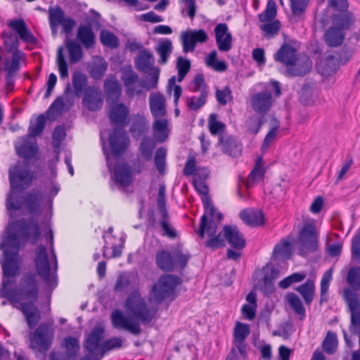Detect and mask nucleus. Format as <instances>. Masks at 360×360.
Masks as SVG:
<instances>
[{
  "label": "nucleus",
  "mask_w": 360,
  "mask_h": 360,
  "mask_svg": "<svg viewBox=\"0 0 360 360\" xmlns=\"http://www.w3.org/2000/svg\"><path fill=\"white\" fill-rule=\"evenodd\" d=\"M218 144L221 146L222 153L230 157L238 158L242 154L243 144L233 135H220Z\"/></svg>",
  "instance_id": "b1692460"
},
{
  "label": "nucleus",
  "mask_w": 360,
  "mask_h": 360,
  "mask_svg": "<svg viewBox=\"0 0 360 360\" xmlns=\"http://www.w3.org/2000/svg\"><path fill=\"white\" fill-rule=\"evenodd\" d=\"M65 355L69 359L76 360L79 352V344L77 338L69 336L64 339Z\"/></svg>",
  "instance_id": "8fccbe9b"
},
{
  "label": "nucleus",
  "mask_w": 360,
  "mask_h": 360,
  "mask_svg": "<svg viewBox=\"0 0 360 360\" xmlns=\"http://www.w3.org/2000/svg\"><path fill=\"white\" fill-rule=\"evenodd\" d=\"M331 25L323 34L325 43L329 47H338L342 44L345 39V31L349 30L354 23L352 13L341 11L330 17Z\"/></svg>",
  "instance_id": "1a4fd4ad"
},
{
  "label": "nucleus",
  "mask_w": 360,
  "mask_h": 360,
  "mask_svg": "<svg viewBox=\"0 0 360 360\" xmlns=\"http://www.w3.org/2000/svg\"><path fill=\"white\" fill-rule=\"evenodd\" d=\"M7 25L11 30H4L1 33V39L5 51L11 53L9 60L10 61H24L26 56L19 49L20 40L27 44L36 45L38 39L22 18L9 20Z\"/></svg>",
  "instance_id": "7ed1b4c3"
},
{
  "label": "nucleus",
  "mask_w": 360,
  "mask_h": 360,
  "mask_svg": "<svg viewBox=\"0 0 360 360\" xmlns=\"http://www.w3.org/2000/svg\"><path fill=\"white\" fill-rule=\"evenodd\" d=\"M181 283L179 276L172 274H162L155 283L148 293V300L155 304H160L172 296L176 287Z\"/></svg>",
  "instance_id": "9d476101"
},
{
  "label": "nucleus",
  "mask_w": 360,
  "mask_h": 360,
  "mask_svg": "<svg viewBox=\"0 0 360 360\" xmlns=\"http://www.w3.org/2000/svg\"><path fill=\"white\" fill-rule=\"evenodd\" d=\"M13 225L18 226L22 236L29 239L32 244H35L40 238L41 231L39 223L34 219H30L27 221L20 220L13 223Z\"/></svg>",
  "instance_id": "5701e85b"
},
{
  "label": "nucleus",
  "mask_w": 360,
  "mask_h": 360,
  "mask_svg": "<svg viewBox=\"0 0 360 360\" xmlns=\"http://www.w3.org/2000/svg\"><path fill=\"white\" fill-rule=\"evenodd\" d=\"M265 174V169L262 163V158H258L254 169L248 175V184H256L262 180Z\"/></svg>",
  "instance_id": "bf43d9fd"
},
{
  "label": "nucleus",
  "mask_w": 360,
  "mask_h": 360,
  "mask_svg": "<svg viewBox=\"0 0 360 360\" xmlns=\"http://www.w3.org/2000/svg\"><path fill=\"white\" fill-rule=\"evenodd\" d=\"M122 79L125 86V92L129 98H133L143 93L141 89H137L135 86V84L139 81V75L133 70L124 72Z\"/></svg>",
  "instance_id": "58836bf2"
},
{
  "label": "nucleus",
  "mask_w": 360,
  "mask_h": 360,
  "mask_svg": "<svg viewBox=\"0 0 360 360\" xmlns=\"http://www.w3.org/2000/svg\"><path fill=\"white\" fill-rule=\"evenodd\" d=\"M149 108L155 118H162L167 115V104L165 95L159 91L153 92L148 98Z\"/></svg>",
  "instance_id": "cd10ccee"
},
{
  "label": "nucleus",
  "mask_w": 360,
  "mask_h": 360,
  "mask_svg": "<svg viewBox=\"0 0 360 360\" xmlns=\"http://www.w3.org/2000/svg\"><path fill=\"white\" fill-rule=\"evenodd\" d=\"M19 239L15 233L7 234L0 245L4 254V259L1 261L3 280H13L18 275L21 259L18 255Z\"/></svg>",
  "instance_id": "423d86ee"
},
{
  "label": "nucleus",
  "mask_w": 360,
  "mask_h": 360,
  "mask_svg": "<svg viewBox=\"0 0 360 360\" xmlns=\"http://www.w3.org/2000/svg\"><path fill=\"white\" fill-rule=\"evenodd\" d=\"M34 263L37 274L43 278L46 283H51L50 262L49 261L46 248L41 244L39 245L35 249ZM52 281L56 285V279L53 278Z\"/></svg>",
  "instance_id": "f3484780"
},
{
  "label": "nucleus",
  "mask_w": 360,
  "mask_h": 360,
  "mask_svg": "<svg viewBox=\"0 0 360 360\" xmlns=\"http://www.w3.org/2000/svg\"><path fill=\"white\" fill-rule=\"evenodd\" d=\"M307 275L304 272H297L293 273L292 274L284 278L283 280H281L278 283V287L281 289H287L289 288L292 284L295 283H300L305 278Z\"/></svg>",
  "instance_id": "e2e57ef3"
},
{
  "label": "nucleus",
  "mask_w": 360,
  "mask_h": 360,
  "mask_svg": "<svg viewBox=\"0 0 360 360\" xmlns=\"http://www.w3.org/2000/svg\"><path fill=\"white\" fill-rule=\"evenodd\" d=\"M155 50L160 56L158 63L162 65H165L173 51L172 42L167 38L162 39L159 41Z\"/></svg>",
  "instance_id": "a19ab883"
},
{
  "label": "nucleus",
  "mask_w": 360,
  "mask_h": 360,
  "mask_svg": "<svg viewBox=\"0 0 360 360\" xmlns=\"http://www.w3.org/2000/svg\"><path fill=\"white\" fill-rule=\"evenodd\" d=\"M72 82L75 94L77 97L82 96L88 87V77L86 75L80 71L75 72L72 76Z\"/></svg>",
  "instance_id": "49530a36"
},
{
  "label": "nucleus",
  "mask_w": 360,
  "mask_h": 360,
  "mask_svg": "<svg viewBox=\"0 0 360 360\" xmlns=\"http://www.w3.org/2000/svg\"><path fill=\"white\" fill-rule=\"evenodd\" d=\"M129 108L124 103L109 105L108 115L113 128L124 129L129 123Z\"/></svg>",
  "instance_id": "dca6fc26"
},
{
  "label": "nucleus",
  "mask_w": 360,
  "mask_h": 360,
  "mask_svg": "<svg viewBox=\"0 0 360 360\" xmlns=\"http://www.w3.org/2000/svg\"><path fill=\"white\" fill-rule=\"evenodd\" d=\"M77 40L84 45L86 49L93 48L96 44V36L89 25H81L77 31Z\"/></svg>",
  "instance_id": "4c0bfd02"
},
{
  "label": "nucleus",
  "mask_w": 360,
  "mask_h": 360,
  "mask_svg": "<svg viewBox=\"0 0 360 360\" xmlns=\"http://www.w3.org/2000/svg\"><path fill=\"white\" fill-rule=\"evenodd\" d=\"M297 58V49L290 43H284L274 54V60L283 66L289 68L296 62Z\"/></svg>",
  "instance_id": "bb28decb"
},
{
  "label": "nucleus",
  "mask_w": 360,
  "mask_h": 360,
  "mask_svg": "<svg viewBox=\"0 0 360 360\" xmlns=\"http://www.w3.org/2000/svg\"><path fill=\"white\" fill-rule=\"evenodd\" d=\"M82 103L90 111L100 110L103 103L101 91L94 86H88L85 91Z\"/></svg>",
  "instance_id": "c756f323"
},
{
  "label": "nucleus",
  "mask_w": 360,
  "mask_h": 360,
  "mask_svg": "<svg viewBox=\"0 0 360 360\" xmlns=\"http://www.w3.org/2000/svg\"><path fill=\"white\" fill-rule=\"evenodd\" d=\"M193 186L195 190L203 196L202 202L204 208V214L200 217L199 229L196 231L200 238H205V231H207L209 235L214 234L217 230V224L214 220L221 221L223 214L217 212L214 207L209 193V187L205 179L200 176H195L193 178Z\"/></svg>",
  "instance_id": "20e7f679"
},
{
  "label": "nucleus",
  "mask_w": 360,
  "mask_h": 360,
  "mask_svg": "<svg viewBox=\"0 0 360 360\" xmlns=\"http://www.w3.org/2000/svg\"><path fill=\"white\" fill-rule=\"evenodd\" d=\"M157 205L161 216L160 226L163 231L162 235L172 239L175 238L177 236V233L170 224V217L166 207L165 187L164 185L160 186Z\"/></svg>",
  "instance_id": "2eb2a0df"
},
{
  "label": "nucleus",
  "mask_w": 360,
  "mask_h": 360,
  "mask_svg": "<svg viewBox=\"0 0 360 360\" xmlns=\"http://www.w3.org/2000/svg\"><path fill=\"white\" fill-rule=\"evenodd\" d=\"M103 89L108 103H117L122 96V87L115 77H108L103 84Z\"/></svg>",
  "instance_id": "473e14b6"
},
{
  "label": "nucleus",
  "mask_w": 360,
  "mask_h": 360,
  "mask_svg": "<svg viewBox=\"0 0 360 360\" xmlns=\"http://www.w3.org/2000/svg\"><path fill=\"white\" fill-rule=\"evenodd\" d=\"M15 279L2 280L0 297L8 300L14 307L20 302H37L39 284L35 273H24L20 279L18 288L15 287Z\"/></svg>",
  "instance_id": "f03ea898"
},
{
  "label": "nucleus",
  "mask_w": 360,
  "mask_h": 360,
  "mask_svg": "<svg viewBox=\"0 0 360 360\" xmlns=\"http://www.w3.org/2000/svg\"><path fill=\"white\" fill-rule=\"evenodd\" d=\"M312 62L308 57L297 58L296 62L286 69V75L289 77H303L311 69Z\"/></svg>",
  "instance_id": "e433bc0d"
},
{
  "label": "nucleus",
  "mask_w": 360,
  "mask_h": 360,
  "mask_svg": "<svg viewBox=\"0 0 360 360\" xmlns=\"http://www.w3.org/2000/svg\"><path fill=\"white\" fill-rule=\"evenodd\" d=\"M248 346L233 345L226 360H247Z\"/></svg>",
  "instance_id": "13d9d810"
},
{
  "label": "nucleus",
  "mask_w": 360,
  "mask_h": 360,
  "mask_svg": "<svg viewBox=\"0 0 360 360\" xmlns=\"http://www.w3.org/2000/svg\"><path fill=\"white\" fill-rule=\"evenodd\" d=\"M223 232L224 238L234 249L241 250L245 246V240L236 226H225Z\"/></svg>",
  "instance_id": "f704fd0d"
},
{
  "label": "nucleus",
  "mask_w": 360,
  "mask_h": 360,
  "mask_svg": "<svg viewBox=\"0 0 360 360\" xmlns=\"http://www.w3.org/2000/svg\"><path fill=\"white\" fill-rule=\"evenodd\" d=\"M240 217L250 226H258L264 224V215L261 211L245 209L240 212Z\"/></svg>",
  "instance_id": "79ce46f5"
},
{
  "label": "nucleus",
  "mask_w": 360,
  "mask_h": 360,
  "mask_svg": "<svg viewBox=\"0 0 360 360\" xmlns=\"http://www.w3.org/2000/svg\"><path fill=\"white\" fill-rule=\"evenodd\" d=\"M136 68L140 71L148 73L150 79L145 82L143 86L147 90L158 87L160 70L154 67L155 58L152 53L144 49L139 51L135 60Z\"/></svg>",
  "instance_id": "f8f14e48"
},
{
  "label": "nucleus",
  "mask_w": 360,
  "mask_h": 360,
  "mask_svg": "<svg viewBox=\"0 0 360 360\" xmlns=\"http://www.w3.org/2000/svg\"><path fill=\"white\" fill-rule=\"evenodd\" d=\"M273 101L271 92L264 90L251 96L250 105L256 113L264 117V115L272 107Z\"/></svg>",
  "instance_id": "aec40b11"
},
{
  "label": "nucleus",
  "mask_w": 360,
  "mask_h": 360,
  "mask_svg": "<svg viewBox=\"0 0 360 360\" xmlns=\"http://www.w3.org/2000/svg\"><path fill=\"white\" fill-rule=\"evenodd\" d=\"M155 148V141L150 137L144 136L140 144L141 156L146 160H151Z\"/></svg>",
  "instance_id": "864d4df0"
},
{
  "label": "nucleus",
  "mask_w": 360,
  "mask_h": 360,
  "mask_svg": "<svg viewBox=\"0 0 360 360\" xmlns=\"http://www.w3.org/2000/svg\"><path fill=\"white\" fill-rule=\"evenodd\" d=\"M37 179L36 172L20 161L11 165L8 169L10 187L18 188L20 191L31 187Z\"/></svg>",
  "instance_id": "9b49d317"
},
{
  "label": "nucleus",
  "mask_w": 360,
  "mask_h": 360,
  "mask_svg": "<svg viewBox=\"0 0 360 360\" xmlns=\"http://www.w3.org/2000/svg\"><path fill=\"white\" fill-rule=\"evenodd\" d=\"M65 46L69 54L70 61L72 64L79 62L83 56L84 52L82 46L72 39H65Z\"/></svg>",
  "instance_id": "a18cd8bd"
},
{
  "label": "nucleus",
  "mask_w": 360,
  "mask_h": 360,
  "mask_svg": "<svg viewBox=\"0 0 360 360\" xmlns=\"http://www.w3.org/2000/svg\"><path fill=\"white\" fill-rule=\"evenodd\" d=\"M14 146L17 155L26 160H32L38 153L36 140L27 135L20 137Z\"/></svg>",
  "instance_id": "412c9836"
},
{
  "label": "nucleus",
  "mask_w": 360,
  "mask_h": 360,
  "mask_svg": "<svg viewBox=\"0 0 360 360\" xmlns=\"http://www.w3.org/2000/svg\"><path fill=\"white\" fill-rule=\"evenodd\" d=\"M287 302L295 314L300 316V319L303 320L306 316V311L300 298L296 294L291 292L287 296Z\"/></svg>",
  "instance_id": "3c124183"
},
{
  "label": "nucleus",
  "mask_w": 360,
  "mask_h": 360,
  "mask_svg": "<svg viewBox=\"0 0 360 360\" xmlns=\"http://www.w3.org/2000/svg\"><path fill=\"white\" fill-rule=\"evenodd\" d=\"M103 334V328L93 329L87 336L84 345L89 354L80 360H100L105 352L123 347V340L120 337H113L104 341L101 345Z\"/></svg>",
  "instance_id": "0eeeda50"
},
{
  "label": "nucleus",
  "mask_w": 360,
  "mask_h": 360,
  "mask_svg": "<svg viewBox=\"0 0 360 360\" xmlns=\"http://www.w3.org/2000/svg\"><path fill=\"white\" fill-rule=\"evenodd\" d=\"M217 225L220 223L217 220H214ZM217 231V229L216 230ZM207 233L210 238L205 243V245L206 248H210L212 250H216L219 248H223L226 245L225 240L224 238V232L221 231L219 234L216 235L217 231H215L214 234L209 235L207 231H205V233Z\"/></svg>",
  "instance_id": "603ef678"
},
{
  "label": "nucleus",
  "mask_w": 360,
  "mask_h": 360,
  "mask_svg": "<svg viewBox=\"0 0 360 360\" xmlns=\"http://www.w3.org/2000/svg\"><path fill=\"white\" fill-rule=\"evenodd\" d=\"M19 191L18 188L10 187L6 194L5 205L9 215L11 217L14 212L21 210L23 205L29 214H40L43 210L44 192L39 188H33L22 197Z\"/></svg>",
  "instance_id": "39448f33"
},
{
  "label": "nucleus",
  "mask_w": 360,
  "mask_h": 360,
  "mask_svg": "<svg viewBox=\"0 0 360 360\" xmlns=\"http://www.w3.org/2000/svg\"><path fill=\"white\" fill-rule=\"evenodd\" d=\"M342 296L351 314L352 325L360 328V300L356 294L348 288L343 290Z\"/></svg>",
  "instance_id": "393cba45"
},
{
  "label": "nucleus",
  "mask_w": 360,
  "mask_h": 360,
  "mask_svg": "<svg viewBox=\"0 0 360 360\" xmlns=\"http://www.w3.org/2000/svg\"><path fill=\"white\" fill-rule=\"evenodd\" d=\"M351 57V52L343 49L340 53H335V55H328L324 58L316 63L318 72L323 77H328L336 72L340 63L344 60L347 61Z\"/></svg>",
  "instance_id": "ddd939ff"
},
{
  "label": "nucleus",
  "mask_w": 360,
  "mask_h": 360,
  "mask_svg": "<svg viewBox=\"0 0 360 360\" xmlns=\"http://www.w3.org/2000/svg\"><path fill=\"white\" fill-rule=\"evenodd\" d=\"M56 62L60 78H67L68 77V66L63 55V46H60L58 49Z\"/></svg>",
  "instance_id": "0e129e2a"
},
{
  "label": "nucleus",
  "mask_w": 360,
  "mask_h": 360,
  "mask_svg": "<svg viewBox=\"0 0 360 360\" xmlns=\"http://www.w3.org/2000/svg\"><path fill=\"white\" fill-rule=\"evenodd\" d=\"M207 96L208 95L205 94H200L198 96H187L186 97V106L191 110L197 111L207 103Z\"/></svg>",
  "instance_id": "6e6d98bb"
},
{
  "label": "nucleus",
  "mask_w": 360,
  "mask_h": 360,
  "mask_svg": "<svg viewBox=\"0 0 360 360\" xmlns=\"http://www.w3.org/2000/svg\"><path fill=\"white\" fill-rule=\"evenodd\" d=\"M149 129V122L145 115L139 113L133 115L129 132L134 138L139 139L146 135Z\"/></svg>",
  "instance_id": "2f4dec72"
},
{
  "label": "nucleus",
  "mask_w": 360,
  "mask_h": 360,
  "mask_svg": "<svg viewBox=\"0 0 360 360\" xmlns=\"http://www.w3.org/2000/svg\"><path fill=\"white\" fill-rule=\"evenodd\" d=\"M46 126V117L44 115L41 114L35 119H31L28 127L27 136L34 138L40 136Z\"/></svg>",
  "instance_id": "09e8293b"
},
{
  "label": "nucleus",
  "mask_w": 360,
  "mask_h": 360,
  "mask_svg": "<svg viewBox=\"0 0 360 360\" xmlns=\"http://www.w3.org/2000/svg\"><path fill=\"white\" fill-rule=\"evenodd\" d=\"M125 308L134 316L136 321L116 309L111 314L112 326L117 329L125 330L134 335L142 333L140 323L148 326L157 319L158 308L150 307L142 297L139 290L132 291L125 301Z\"/></svg>",
  "instance_id": "f257e3e1"
},
{
  "label": "nucleus",
  "mask_w": 360,
  "mask_h": 360,
  "mask_svg": "<svg viewBox=\"0 0 360 360\" xmlns=\"http://www.w3.org/2000/svg\"><path fill=\"white\" fill-rule=\"evenodd\" d=\"M49 25H56L62 26V32L70 34L76 25V21L70 17H65L63 9L57 6L49 8Z\"/></svg>",
  "instance_id": "6ab92c4d"
},
{
  "label": "nucleus",
  "mask_w": 360,
  "mask_h": 360,
  "mask_svg": "<svg viewBox=\"0 0 360 360\" xmlns=\"http://www.w3.org/2000/svg\"><path fill=\"white\" fill-rule=\"evenodd\" d=\"M19 306L15 307L19 309L25 316L27 323L30 328H33L40 320V313L35 303L20 302Z\"/></svg>",
  "instance_id": "72a5a7b5"
},
{
  "label": "nucleus",
  "mask_w": 360,
  "mask_h": 360,
  "mask_svg": "<svg viewBox=\"0 0 360 360\" xmlns=\"http://www.w3.org/2000/svg\"><path fill=\"white\" fill-rule=\"evenodd\" d=\"M276 15V6L274 1H269L264 12L259 14L258 18L260 22L271 21Z\"/></svg>",
  "instance_id": "338daca9"
},
{
  "label": "nucleus",
  "mask_w": 360,
  "mask_h": 360,
  "mask_svg": "<svg viewBox=\"0 0 360 360\" xmlns=\"http://www.w3.org/2000/svg\"><path fill=\"white\" fill-rule=\"evenodd\" d=\"M108 68V63L101 56L94 58L89 67L90 76L94 79H101L105 74Z\"/></svg>",
  "instance_id": "37998d69"
},
{
  "label": "nucleus",
  "mask_w": 360,
  "mask_h": 360,
  "mask_svg": "<svg viewBox=\"0 0 360 360\" xmlns=\"http://www.w3.org/2000/svg\"><path fill=\"white\" fill-rule=\"evenodd\" d=\"M191 257L188 250H184L182 245L178 244L170 250L159 249L155 254V264L162 271L172 272L175 269L183 270Z\"/></svg>",
  "instance_id": "6e6552de"
},
{
  "label": "nucleus",
  "mask_w": 360,
  "mask_h": 360,
  "mask_svg": "<svg viewBox=\"0 0 360 360\" xmlns=\"http://www.w3.org/2000/svg\"><path fill=\"white\" fill-rule=\"evenodd\" d=\"M332 280V269L326 271L321 281V290H320V304L327 302L328 300V291L329 289L330 282Z\"/></svg>",
  "instance_id": "5fc2aeb1"
},
{
  "label": "nucleus",
  "mask_w": 360,
  "mask_h": 360,
  "mask_svg": "<svg viewBox=\"0 0 360 360\" xmlns=\"http://www.w3.org/2000/svg\"><path fill=\"white\" fill-rule=\"evenodd\" d=\"M250 333V328L248 323L237 321L233 328V345L248 346L245 340Z\"/></svg>",
  "instance_id": "ea45409f"
},
{
  "label": "nucleus",
  "mask_w": 360,
  "mask_h": 360,
  "mask_svg": "<svg viewBox=\"0 0 360 360\" xmlns=\"http://www.w3.org/2000/svg\"><path fill=\"white\" fill-rule=\"evenodd\" d=\"M319 233L315 224L307 223L304 224L299 234L300 242V254L304 256L308 252H315L318 248Z\"/></svg>",
  "instance_id": "4468645a"
},
{
  "label": "nucleus",
  "mask_w": 360,
  "mask_h": 360,
  "mask_svg": "<svg viewBox=\"0 0 360 360\" xmlns=\"http://www.w3.org/2000/svg\"><path fill=\"white\" fill-rule=\"evenodd\" d=\"M272 128L266 134L263 141L262 145V150L263 151L266 150L269 148L271 142H272L275 139L278 134V128L280 127L279 121L277 119L274 118L272 120Z\"/></svg>",
  "instance_id": "680f3d73"
},
{
  "label": "nucleus",
  "mask_w": 360,
  "mask_h": 360,
  "mask_svg": "<svg viewBox=\"0 0 360 360\" xmlns=\"http://www.w3.org/2000/svg\"><path fill=\"white\" fill-rule=\"evenodd\" d=\"M176 69L178 70L177 80L179 82H181L191 69L190 60L183 58L182 56L178 57L176 61Z\"/></svg>",
  "instance_id": "69168bd1"
},
{
  "label": "nucleus",
  "mask_w": 360,
  "mask_h": 360,
  "mask_svg": "<svg viewBox=\"0 0 360 360\" xmlns=\"http://www.w3.org/2000/svg\"><path fill=\"white\" fill-rule=\"evenodd\" d=\"M168 121L166 119L157 118L155 120L153 125V135L158 142H164L169 136V129L167 128Z\"/></svg>",
  "instance_id": "c03bdc74"
},
{
  "label": "nucleus",
  "mask_w": 360,
  "mask_h": 360,
  "mask_svg": "<svg viewBox=\"0 0 360 360\" xmlns=\"http://www.w3.org/2000/svg\"><path fill=\"white\" fill-rule=\"evenodd\" d=\"M214 34L218 49L220 51L227 52L232 47V36L229 32V27L226 23H219L214 27Z\"/></svg>",
  "instance_id": "7c9ffc66"
},
{
  "label": "nucleus",
  "mask_w": 360,
  "mask_h": 360,
  "mask_svg": "<svg viewBox=\"0 0 360 360\" xmlns=\"http://www.w3.org/2000/svg\"><path fill=\"white\" fill-rule=\"evenodd\" d=\"M218 115L216 113H212L210 115L208 118V128L212 135L219 134L221 135L225 129L226 124L220 121L217 120Z\"/></svg>",
  "instance_id": "4d7b16f0"
},
{
  "label": "nucleus",
  "mask_w": 360,
  "mask_h": 360,
  "mask_svg": "<svg viewBox=\"0 0 360 360\" xmlns=\"http://www.w3.org/2000/svg\"><path fill=\"white\" fill-rule=\"evenodd\" d=\"M112 179L121 187H128L134 180L131 167L126 162L116 164L114 167Z\"/></svg>",
  "instance_id": "c85d7f7f"
},
{
  "label": "nucleus",
  "mask_w": 360,
  "mask_h": 360,
  "mask_svg": "<svg viewBox=\"0 0 360 360\" xmlns=\"http://www.w3.org/2000/svg\"><path fill=\"white\" fill-rule=\"evenodd\" d=\"M347 282L355 290H360V267L349 269Z\"/></svg>",
  "instance_id": "774afa93"
},
{
  "label": "nucleus",
  "mask_w": 360,
  "mask_h": 360,
  "mask_svg": "<svg viewBox=\"0 0 360 360\" xmlns=\"http://www.w3.org/2000/svg\"><path fill=\"white\" fill-rule=\"evenodd\" d=\"M20 69V61H10L9 58H6L4 60L0 55V71L6 72L5 82L8 91L13 89L15 83V77Z\"/></svg>",
  "instance_id": "a878e982"
},
{
  "label": "nucleus",
  "mask_w": 360,
  "mask_h": 360,
  "mask_svg": "<svg viewBox=\"0 0 360 360\" xmlns=\"http://www.w3.org/2000/svg\"><path fill=\"white\" fill-rule=\"evenodd\" d=\"M100 41L103 46L110 49H116L120 44L117 37L112 32L106 30L101 31Z\"/></svg>",
  "instance_id": "052dcab7"
},
{
  "label": "nucleus",
  "mask_w": 360,
  "mask_h": 360,
  "mask_svg": "<svg viewBox=\"0 0 360 360\" xmlns=\"http://www.w3.org/2000/svg\"><path fill=\"white\" fill-rule=\"evenodd\" d=\"M53 333L47 324L41 323L35 330L32 340L34 347L45 354L51 347Z\"/></svg>",
  "instance_id": "a211bd4d"
},
{
  "label": "nucleus",
  "mask_w": 360,
  "mask_h": 360,
  "mask_svg": "<svg viewBox=\"0 0 360 360\" xmlns=\"http://www.w3.org/2000/svg\"><path fill=\"white\" fill-rule=\"evenodd\" d=\"M295 290L302 295L307 305L311 304L315 295V284L314 280H307L304 283L299 285Z\"/></svg>",
  "instance_id": "de8ad7c7"
},
{
  "label": "nucleus",
  "mask_w": 360,
  "mask_h": 360,
  "mask_svg": "<svg viewBox=\"0 0 360 360\" xmlns=\"http://www.w3.org/2000/svg\"><path fill=\"white\" fill-rule=\"evenodd\" d=\"M111 151L115 156L122 155L129 145V138L124 129L113 128L109 137Z\"/></svg>",
  "instance_id": "4be33fe9"
},
{
  "label": "nucleus",
  "mask_w": 360,
  "mask_h": 360,
  "mask_svg": "<svg viewBox=\"0 0 360 360\" xmlns=\"http://www.w3.org/2000/svg\"><path fill=\"white\" fill-rule=\"evenodd\" d=\"M292 255V245L288 238H283L281 242L274 246L271 259L278 261H287Z\"/></svg>",
  "instance_id": "c9c22d12"
}]
</instances>
